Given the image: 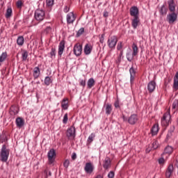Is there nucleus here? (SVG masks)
Returning <instances> with one entry per match:
<instances>
[{
  "mask_svg": "<svg viewBox=\"0 0 178 178\" xmlns=\"http://www.w3.org/2000/svg\"><path fill=\"white\" fill-rule=\"evenodd\" d=\"M10 150L6 147V145H3L0 151V161L1 162H8Z\"/></svg>",
  "mask_w": 178,
  "mask_h": 178,
  "instance_id": "nucleus-1",
  "label": "nucleus"
},
{
  "mask_svg": "<svg viewBox=\"0 0 178 178\" xmlns=\"http://www.w3.org/2000/svg\"><path fill=\"white\" fill-rule=\"evenodd\" d=\"M108 47L111 49H115L116 44H118V37L116 35H113L108 38L107 41Z\"/></svg>",
  "mask_w": 178,
  "mask_h": 178,
  "instance_id": "nucleus-2",
  "label": "nucleus"
},
{
  "mask_svg": "<svg viewBox=\"0 0 178 178\" xmlns=\"http://www.w3.org/2000/svg\"><path fill=\"white\" fill-rule=\"evenodd\" d=\"M170 109L168 110L165 113H164L162 119H161V124L163 126H168L169 123H170Z\"/></svg>",
  "mask_w": 178,
  "mask_h": 178,
  "instance_id": "nucleus-3",
  "label": "nucleus"
},
{
  "mask_svg": "<svg viewBox=\"0 0 178 178\" xmlns=\"http://www.w3.org/2000/svg\"><path fill=\"white\" fill-rule=\"evenodd\" d=\"M66 136L69 140H74L76 138V127L71 126L67 129Z\"/></svg>",
  "mask_w": 178,
  "mask_h": 178,
  "instance_id": "nucleus-4",
  "label": "nucleus"
},
{
  "mask_svg": "<svg viewBox=\"0 0 178 178\" xmlns=\"http://www.w3.org/2000/svg\"><path fill=\"white\" fill-rule=\"evenodd\" d=\"M35 19L38 22H42L45 19V11L38 9L35 12Z\"/></svg>",
  "mask_w": 178,
  "mask_h": 178,
  "instance_id": "nucleus-5",
  "label": "nucleus"
},
{
  "mask_svg": "<svg viewBox=\"0 0 178 178\" xmlns=\"http://www.w3.org/2000/svg\"><path fill=\"white\" fill-rule=\"evenodd\" d=\"M166 20L169 24H172V23L176 22L177 20V13H176V11H170V13L167 15Z\"/></svg>",
  "mask_w": 178,
  "mask_h": 178,
  "instance_id": "nucleus-6",
  "label": "nucleus"
},
{
  "mask_svg": "<svg viewBox=\"0 0 178 178\" xmlns=\"http://www.w3.org/2000/svg\"><path fill=\"white\" fill-rule=\"evenodd\" d=\"M47 158L49 161V164L52 165L55 162V159L56 158V152L54 149H51L47 154Z\"/></svg>",
  "mask_w": 178,
  "mask_h": 178,
  "instance_id": "nucleus-7",
  "label": "nucleus"
},
{
  "mask_svg": "<svg viewBox=\"0 0 178 178\" xmlns=\"http://www.w3.org/2000/svg\"><path fill=\"white\" fill-rule=\"evenodd\" d=\"M73 51L76 56H80L83 52V45L80 44V43H76L74 46Z\"/></svg>",
  "mask_w": 178,
  "mask_h": 178,
  "instance_id": "nucleus-8",
  "label": "nucleus"
},
{
  "mask_svg": "<svg viewBox=\"0 0 178 178\" xmlns=\"http://www.w3.org/2000/svg\"><path fill=\"white\" fill-rule=\"evenodd\" d=\"M94 164L91 162L85 164L84 170L87 175H91L94 172Z\"/></svg>",
  "mask_w": 178,
  "mask_h": 178,
  "instance_id": "nucleus-9",
  "label": "nucleus"
},
{
  "mask_svg": "<svg viewBox=\"0 0 178 178\" xmlns=\"http://www.w3.org/2000/svg\"><path fill=\"white\" fill-rule=\"evenodd\" d=\"M129 14L132 17H140V10L137 6H132L129 10Z\"/></svg>",
  "mask_w": 178,
  "mask_h": 178,
  "instance_id": "nucleus-10",
  "label": "nucleus"
},
{
  "mask_svg": "<svg viewBox=\"0 0 178 178\" xmlns=\"http://www.w3.org/2000/svg\"><path fill=\"white\" fill-rule=\"evenodd\" d=\"M76 20V15L73 12L69 13L67 15V24H73Z\"/></svg>",
  "mask_w": 178,
  "mask_h": 178,
  "instance_id": "nucleus-11",
  "label": "nucleus"
},
{
  "mask_svg": "<svg viewBox=\"0 0 178 178\" xmlns=\"http://www.w3.org/2000/svg\"><path fill=\"white\" fill-rule=\"evenodd\" d=\"M173 172H175V167H173V164H170L165 171V177L170 178L173 175Z\"/></svg>",
  "mask_w": 178,
  "mask_h": 178,
  "instance_id": "nucleus-12",
  "label": "nucleus"
},
{
  "mask_svg": "<svg viewBox=\"0 0 178 178\" xmlns=\"http://www.w3.org/2000/svg\"><path fill=\"white\" fill-rule=\"evenodd\" d=\"M138 122V116L136 114H132L129 118H128V123L129 124H136Z\"/></svg>",
  "mask_w": 178,
  "mask_h": 178,
  "instance_id": "nucleus-13",
  "label": "nucleus"
},
{
  "mask_svg": "<svg viewBox=\"0 0 178 178\" xmlns=\"http://www.w3.org/2000/svg\"><path fill=\"white\" fill-rule=\"evenodd\" d=\"M168 5L170 12H176V3H175V0H168Z\"/></svg>",
  "mask_w": 178,
  "mask_h": 178,
  "instance_id": "nucleus-14",
  "label": "nucleus"
},
{
  "mask_svg": "<svg viewBox=\"0 0 178 178\" xmlns=\"http://www.w3.org/2000/svg\"><path fill=\"white\" fill-rule=\"evenodd\" d=\"M83 52L85 55H90L92 52V44L91 43L86 44L84 47Z\"/></svg>",
  "mask_w": 178,
  "mask_h": 178,
  "instance_id": "nucleus-15",
  "label": "nucleus"
},
{
  "mask_svg": "<svg viewBox=\"0 0 178 178\" xmlns=\"http://www.w3.org/2000/svg\"><path fill=\"white\" fill-rule=\"evenodd\" d=\"M65 40H61L59 43V45H58V55L60 56H62V55L63 54V51H65Z\"/></svg>",
  "mask_w": 178,
  "mask_h": 178,
  "instance_id": "nucleus-16",
  "label": "nucleus"
},
{
  "mask_svg": "<svg viewBox=\"0 0 178 178\" xmlns=\"http://www.w3.org/2000/svg\"><path fill=\"white\" fill-rule=\"evenodd\" d=\"M19 113V108L15 105L11 106L10 108V115L11 116H16Z\"/></svg>",
  "mask_w": 178,
  "mask_h": 178,
  "instance_id": "nucleus-17",
  "label": "nucleus"
},
{
  "mask_svg": "<svg viewBox=\"0 0 178 178\" xmlns=\"http://www.w3.org/2000/svg\"><path fill=\"white\" fill-rule=\"evenodd\" d=\"M156 87V83L154 81H151L147 85V90L149 92H154L155 88Z\"/></svg>",
  "mask_w": 178,
  "mask_h": 178,
  "instance_id": "nucleus-18",
  "label": "nucleus"
},
{
  "mask_svg": "<svg viewBox=\"0 0 178 178\" xmlns=\"http://www.w3.org/2000/svg\"><path fill=\"white\" fill-rule=\"evenodd\" d=\"M111 159L109 157H106L104 161H103L104 169H105L106 170L109 169V168H111Z\"/></svg>",
  "mask_w": 178,
  "mask_h": 178,
  "instance_id": "nucleus-19",
  "label": "nucleus"
},
{
  "mask_svg": "<svg viewBox=\"0 0 178 178\" xmlns=\"http://www.w3.org/2000/svg\"><path fill=\"white\" fill-rule=\"evenodd\" d=\"M140 23V17H135L131 19V26L133 29H136L138 26V24Z\"/></svg>",
  "mask_w": 178,
  "mask_h": 178,
  "instance_id": "nucleus-20",
  "label": "nucleus"
},
{
  "mask_svg": "<svg viewBox=\"0 0 178 178\" xmlns=\"http://www.w3.org/2000/svg\"><path fill=\"white\" fill-rule=\"evenodd\" d=\"M175 131V125H172L170 127V129L168 130V132L166 136V141H169L170 138H172V136H173V133Z\"/></svg>",
  "mask_w": 178,
  "mask_h": 178,
  "instance_id": "nucleus-21",
  "label": "nucleus"
},
{
  "mask_svg": "<svg viewBox=\"0 0 178 178\" xmlns=\"http://www.w3.org/2000/svg\"><path fill=\"white\" fill-rule=\"evenodd\" d=\"M33 78L35 80H37L40 77V75L41 74V71L40 70V67H35L33 69Z\"/></svg>",
  "mask_w": 178,
  "mask_h": 178,
  "instance_id": "nucleus-22",
  "label": "nucleus"
},
{
  "mask_svg": "<svg viewBox=\"0 0 178 178\" xmlns=\"http://www.w3.org/2000/svg\"><path fill=\"white\" fill-rule=\"evenodd\" d=\"M173 89L175 91H177L178 90V72L175 74L174 76V83H173Z\"/></svg>",
  "mask_w": 178,
  "mask_h": 178,
  "instance_id": "nucleus-23",
  "label": "nucleus"
},
{
  "mask_svg": "<svg viewBox=\"0 0 178 178\" xmlns=\"http://www.w3.org/2000/svg\"><path fill=\"white\" fill-rule=\"evenodd\" d=\"M15 123L17 127H23L24 126V120L23 118L19 117L16 119Z\"/></svg>",
  "mask_w": 178,
  "mask_h": 178,
  "instance_id": "nucleus-24",
  "label": "nucleus"
},
{
  "mask_svg": "<svg viewBox=\"0 0 178 178\" xmlns=\"http://www.w3.org/2000/svg\"><path fill=\"white\" fill-rule=\"evenodd\" d=\"M158 131H159V127L158 124H155L151 129L152 136H156L158 134Z\"/></svg>",
  "mask_w": 178,
  "mask_h": 178,
  "instance_id": "nucleus-25",
  "label": "nucleus"
},
{
  "mask_svg": "<svg viewBox=\"0 0 178 178\" xmlns=\"http://www.w3.org/2000/svg\"><path fill=\"white\" fill-rule=\"evenodd\" d=\"M159 13L161 16H166L168 13V8H166L165 5H163L159 10Z\"/></svg>",
  "mask_w": 178,
  "mask_h": 178,
  "instance_id": "nucleus-26",
  "label": "nucleus"
},
{
  "mask_svg": "<svg viewBox=\"0 0 178 178\" xmlns=\"http://www.w3.org/2000/svg\"><path fill=\"white\" fill-rule=\"evenodd\" d=\"M69 99L67 98H64L61 102V107L63 108V109H64L65 111H66V109H67V108H69V104L67 103V101Z\"/></svg>",
  "mask_w": 178,
  "mask_h": 178,
  "instance_id": "nucleus-27",
  "label": "nucleus"
},
{
  "mask_svg": "<svg viewBox=\"0 0 178 178\" xmlns=\"http://www.w3.org/2000/svg\"><path fill=\"white\" fill-rule=\"evenodd\" d=\"M88 88H92L95 86V80H94V78H90L88 79L87 82Z\"/></svg>",
  "mask_w": 178,
  "mask_h": 178,
  "instance_id": "nucleus-28",
  "label": "nucleus"
},
{
  "mask_svg": "<svg viewBox=\"0 0 178 178\" xmlns=\"http://www.w3.org/2000/svg\"><path fill=\"white\" fill-rule=\"evenodd\" d=\"M13 13V11L12 10V8H8L6 10V19H10V17H12V15Z\"/></svg>",
  "mask_w": 178,
  "mask_h": 178,
  "instance_id": "nucleus-29",
  "label": "nucleus"
},
{
  "mask_svg": "<svg viewBox=\"0 0 178 178\" xmlns=\"http://www.w3.org/2000/svg\"><path fill=\"white\" fill-rule=\"evenodd\" d=\"M132 49H133L132 56H137V54H138V47H137V44H136V43H134L132 44Z\"/></svg>",
  "mask_w": 178,
  "mask_h": 178,
  "instance_id": "nucleus-30",
  "label": "nucleus"
},
{
  "mask_svg": "<svg viewBox=\"0 0 178 178\" xmlns=\"http://www.w3.org/2000/svg\"><path fill=\"white\" fill-rule=\"evenodd\" d=\"M17 44L19 47L23 46L24 44V38L23 36H19L17 39Z\"/></svg>",
  "mask_w": 178,
  "mask_h": 178,
  "instance_id": "nucleus-31",
  "label": "nucleus"
},
{
  "mask_svg": "<svg viewBox=\"0 0 178 178\" xmlns=\"http://www.w3.org/2000/svg\"><path fill=\"white\" fill-rule=\"evenodd\" d=\"M7 58H8V53H6V51L3 52L0 56V63H2V62H5Z\"/></svg>",
  "mask_w": 178,
  "mask_h": 178,
  "instance_id": "nucleus-32",
  "label": "nucleus"
},
{
  "mask_svg": "<svg viewBox=\"0 0 178 178\" xmlns=\"http://www.w3.org/2000/svg\"><path fill=\"white\" fill-rule=\"evenodd\" d=\"M52 79L51 78V76H46L44 78V83L45 84V86H49L50 84H52Z\"/></svg>",
  "mask_w": 178,
  "mask_h": 178,
  "instance_id": "nucleus-33",
  "label": "nucleus"
},
{
  "mask_svg": "<svg viewBox=\"0 0 178 178\" xmlns=\"http://www.w3.org/2000/svg\"><path fill=\"white\" fill-rule=\"evenodd\" d=\"M106 115H111L112 113V104H107L106 106Z\"/></svg>",
  "mask_w": 178,
  "mask_h": 178,
  "instance_id": "nucleus-34",
  "label": "nucleus"
},
{
  "mask_svg": "<svg viewBox=\"0 0 178 178\" xmlns=\"http://www.w3.org/2000/svg\"><path fill=\"white\" fill-rule=\"evenodd\" d=\"M173 152V148L170 146H167L165 149L163 154H168V155H170Z\"/></svg>",
  "mask_w": 178,
  "mask_h": 178,
  "instance_id": "nucleus-35",
  "label": "nucleus"
},
{
  "mask_svg": "<svg viewBox=\"0 0 178 178\" xmlns=\"http://www.w3.org/2000/svg\"><path fill=\"white\" fill-rule=\"evenodd\" d=\"M172 111H174V113L176 112V111L178 110V100L175 99L174 100L172 103Z\"/></svg>",
  "mask_w": 178,
  "mask_h": 178,
  "instance_id": "nucleus-36",
  "label": "nucleus"
},
{
  "mask_svg": "<svg viewBox=\"0 0 178 178\" xmlns=\"http://www.w3.org/2000/svg\"><path fill=\"white\" fill-rule=\"evenodd\" d=\"M22 60H27V58H29V52L27 51H24L22 53Z\"/></svg>",
  "mask_w": 178,
  "mask_h": 178,
  "instance_id": "nucleus-37",
  "label": "nucleus"
},
{
  "mask_svg": "<svg viewBox=\"0 0 178 178\" xmlns=\"http://www.w3.org/2000/svg\"><path fill=\"white\" fill-rule=\"evenodd\" d=\"M118 51H123V42H119L117 45Z\"/></svg>",
  "mask_w": 178,
  "mask_h": 178,
  "instance_id": "nucleus-38",
  "label": "nucleus"
},
{
  "mask_svg": "<svg viewBox=\"0 0 178 178\" xmlns=\"http://www.w3.org/2000/svg\"><path fill=\"white\" fill-rule=\"evenodd\" d=\"M94 138H95V134H91L88 138V142L91 143L94 141Z\"/></svg>",
  "mask_w": 178,
  "mask_h": 178,
  "instance_id": "nucleus-39",
  "label": "nucleus"
},
{
  "mask_svg": "<svg viewBox=\"0 0 178 178\" xmlns=\"http://www.w3.org/2000/svg\"><path fill=\"white\" fill-rule=\"evenodd\" d=\"M69 165H70V161H69V159H65L63 163L64 168H65V169H67V168H69Z\"/></svg>",
  "mask_w": 178,
  "mask_h": 178,
  "instance_id": "nucleus-40",
  "label": "nucleus"
},
{
  "mask_svg": "<svg viewBox=\"0 0 178 178\" xmlns=\"http://www.w3.org/2000/svg\"><path fill=\"white\" fill-rule=\"evenodd\" d=\"M122 56H123V50H121L119 54V56L118 57V63H120L122 60Z\"/></svg>",
  "mask_w": 178,
  "mask_h": 178,
  "instance_id": "nucleus-41",
  "label": "nucleus"
},
{
  "mask_svg": "<svg viewBox=\"0 0 178 178\" xmlns=\"http://www.w3.org/2000/svg\"><path fill=\"white\" fill-rule=\"evenodd\" d=\"M51 31L52 28L51 27V26H47L44 29V33H46V34H49V33H51Z\"/></svg>",
  "mask_w": 178,
  "mask_h": 178,
  "instance_id": "nucleus-42",
  "label": "nucleus"
},
{
  "mask_svg": "<svg viewBox=\"0 0 178 178\" xmlns=\"http://www.w3.org/2000/svg\"><path fill=\"white\" fill-rule=\"evenodd\" d=\"M159 147L158 141L154 140L152 143V149H156Z\"/></svg>",
  "mask_w": 178,
  "mask_h": 178,
  "instance_id": "nucleus-43",
  "label": "nucleus"
},
{
  "mask_svg": "<svg viewBox=\"0 0 178 178\" xmlns=\"http://www.w3.org/2000/svg\"><path fill=\"white\" fill-rule=\"evenodd\" d=\"M83 33H84V28H81L76 33V37H80Z\"/></svg>",
  "mask_w": 178,
  "mask_h": 178,
  "instance_id": "nucleus-44",
  "label": "nucleus"
},
{
  "mask_svg": "<svg viewBox=\"0 0 178 178\" xmlns=\"http://www.w3.org/2000/svg\"><path fill=\"white\" fill-rule=\"evenodd\" d=\"M67 120H69V118H67V113H65L63 117V123L66 124V123H67Z\"/></svg>",
  "mask_w": 178,
  "mask_h": 178,
  "instance_id": "nucleus-45",
  "label": "nucleus"
},
{
  "mask_svg": "<svg viewBox=\"0 0 178 178\" xmlns=\"http://www.w3.org/2000/svg\"><path fill=\"white\" fill-rule=\"evenodd\" d=\"M47 6H54V0H46Z\"/></svg>",
  "mask_w": 178,
  "mask_h": 178,
  "instance_id": "nucleus-46",
  "label": "nucleus"
},
{
  "mask_svg": "<svg viewBox=\"0 0 178 178\" xmlns=\"http://www.w3.org/2000/svg\"><path fill=\"white\" fill-rule=\"evenodd\" d=\"M129 73H130V76H136V70H134V68L133 67H131L129 69Z\"/></svg>",
  "mask_w": 178,
  "mask_h": 178,
  "instance_id": "nucleus-47",
  "label": "nucleus"
},
{
  "mask_svg": "<svg viewBox=\"0 0 178 178\" xmlns=\"http://www.w3.org/2000/svg\"><path fill=\"white\" fill-rule=\"evenodd\" d=\"M104 40H105V34H102L100 38H99V42L101 44H104Z\"/></svg>",
  "mask_w": 178,
  "mask_h": 178,
  "instance_id": "nucleus-48",
  "label": "nucleus"
},
{
  "mask_svg": "<svg viewBox=\"0 0 178 178\" xmlns=\"http://www.w3.org/2000/svg\"><path fill=\"white\" fill-rule=\"evenodd\" d=\"M56 54V49H55V48H52L50 52L51 57L52 58V56H55Z\"/></svg>",
  "mask_w": 178,
  "mask_h": 178,
  "instance_id": "nucleus-49",
  "label": "nucleus"
},
{
  "mask_svg": "<svg viewBox=\"0 0 178 178\" xmlns=\"http://www.w3.org/2000/svg\"><path fill=\"white\" fill-rule=\"evenodd\" d=\"M16 5H17V8H18L19 9H20V8H22V5H23V3L22 2V1L18 0V1H17Z\"/></svg>",
  "mask_w": 178,
  "mask_h": 178,
  "instance_id": "nucleus-50",
  "label": "nucleus"
},
{
  "mask_svg": "<svg viewBox=\"0 0 178 178\" xmlns=\"http://www.w3.org/2000/svg\"><path fill=\"white\" fill-rule=\"evenodd\" d=\"M108 178H113L115 177V172L113 171H111L108 175Z\"/></svg>",
  "mask_w": 178,
  "mask_h": 178,
  "instance_id": "nucleus-51",
  "label": "nucleus"
},
{
  "mask_svg": "<svg viewBox=\"0 0 178 178\" xmlns=\"http://www.w3.org/2000/svg\"><path fill=\"white\" fill-rule=\"evenodd\" d=\"M127 59L129 60V62H131V60H133V56H130V55L128 54H127Z\"/></svg>",
  "mask_w": 178,
  "mask_h": 178,
  "instance_id": "nucleus-52",
  "label": "nucleus"
},
{
  "mask_svg": "<svg viewBox=\"0 0 178 178\" xmlns=\"http://www.w3.org/2000/svg\"><path fill=\"white\" fill-rule=\"evenodd\" d=\"M115 108H120V106L119 105V100L115 101L114 103Z\"/></svg>",
  "mask_w": 178,
  "mask_h": 178,
  "instance_id": "nucleus-53",
  "label": "nucleus"
},
{
  "mask_svg": "<svg viewBox=\"0 0 178 178\" xmlns=\"http://www.w3.org/2000/svg\"><path fill=\"white\" fill-rule=\"evenodd\" d=\"M80 86H81L82 87H86V80H81L80 81Z\"/></svg>",
  "mask_w": 178,
  "mask_h": 178,
  "instance_id": "nucleus-54",
  "label": "nucleus"
},
{
  "mask_svg": "<svg viewBox=\"0 0 178 178\" xmlns=\"http://www.w3.org/2000/svg\"><path fill=\"white\" fill-rule=\"evenodd\" d=\"M77 158V154H76L75 152L72 153V161H75V159Z\"/></svg>",
  "mask_w": 178,
  "mask_h": 178,
  "instance_id": "nucleus-55",
  "label": "nucleus"
},
{
  "mask_svg": "<svg viewBox=\"0 0 178 178\" xmlns=\"http://www.w3.org/2000/svg\"><path fill=\"white\" fill-rule=\"evenodd\" d=\"M159 163H160V165H162V163H165V159H163V158L159 159Z\"/></svg>",
  "mask_w": 178,
  "mask_h": 178,
  "instance_id": "nucleus-56",
  "label": "nucleus"
},
{
  "mask_svg": "<svg viewBox=\"0 0 178 178\" xmlns=\"http://www.w3.org/2000/svg\"><path fill=\"white\" fill-rule=\"evenodd\" d=\"M63 10H64L65 13H67V12H69V10H70V9L69 8V7H67V6H65Z\"/></svg>",
  "mask_w": 178,
  "mask_h": 178,
  "instance_id": "nucleus-57",
  "label": "nucleus"
},
{
  "mask_svg": "<svg viewBox=\"0 0 178 178\" xmlns=\"http://www.w3.org/2000/svg\"><path fill=\"white\" fill-rule=\"evenodd\" d=\"M103 16H104V17H108V11H104Z\"/></svg>",
  "mask_w": 178,
  "mask_h": 178,
  "instance_id": "nucleus-58",
  "label": "nucleus"
},
{
  "mask_svg": "<svg viewBox=\"0 0 178 178\" xmlns=\"http://www.w3.org/2000/svg\"><path fill=\"white\" fill-rule=\"evenodd\" d=\"M122 119L124 122H129V119L124 116V115H122Z\"/></svg>",
  "mask_w": 178,
  "mask_h": 178,
  "instance_id": "nucleus-59",
  "label": "nucleus"
},
{
  "mask_svg": "<svg viewBox=\"0 0 178 178\" xmlns=\"http://www.w3.org/2000/svg\"><path fill=\"white\" fill-rule=\"evenodd\" d=\"M136 75H131V81H133L134 80V76Z\"/></svg>",
  "mask_w": 178,
  "mask_h": 178,
  "instance_id": "nucleus-60",
  "label": "nucleus"
},
{
  "mask_svg": "<svg viewBox=\"0 0 178 178\" xmlns=\"http://www.w3.org/2000/svg\"><path fill=\"white\" fill-rule=\"evenodd\" d=\"M48 24H49V22H46L44 26H48Z\"/></svg>",
  "mask_w": 178,
  "mask_h": 178,
  "instance_id": "nucleus-61",
  "label": "nucleus"
},
{
  "mask_svg": "<svg viewBox=\"0 0 178 178\" xmlns=\"http://www.w3.org/2000/svg\"><path fill=\"white\" fill-rule=\"evenodd\" d=\"M95 178H102V177H101V175H97Z\"/></svg>",
  "mask_w": 178,
  "mask_h": 178,
  "instance_id": "nucleus-62",
  "label": "nucleus"
},
{
  "mask_svg": "<svg viewBox=\"0 0 178 178\" xmlns=\"http://www.w3.org/2000/svg\"><path fill=\"white\" fill-rule=\"evenodd\" d=\"M49 176H51V172L49 173Z\"/></svg>",
  "mask_w": 178,
  "mask_h": 178,
  "instance_id": "nucleus-63",
  "label": "nucleus"
}]
</instances>
